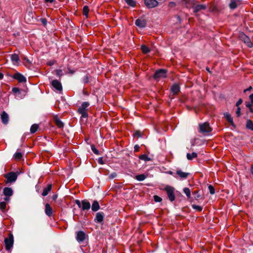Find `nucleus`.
Masks as SVG:
<instances>
[{
  "label": "nucleus",
  "instance_id": "393cba45",
  "mask_svg": "<svg viewBox=\"0 0 253 253\" xmlns=\"http://www.w3.org/2000/svg\"><path fill=\"white\" fill-rule=\"evenodd\" d=\"M186 156L188 160H192L197 157V154L195 152H193L191 154L187 153Z\"/></svg>",
  "mask_w": 253,
  "mask_h": 253
},
{
  "label": "nucleus",
  "instance_id": "3c124183",
  "mask_svg": "<svg viewBox=\"0 0 253 253\" xmlns=\"http://www.w3.org/2000/svg\"><path fill=\"white\" fill-rule=\"evenodd\" d=\"M57 198V195H54L53 196H52V199L53 200L55 201L56 200V199Z\"/></svg>",
  "mask_w": 253,
  "mask_h": 253
},
{
  "label": "nucleus",
  "instance_id": "e2e57ef3",
  "mask_svg": "<svg viewBox=\"0 0 253 253\" xmlns=\"http://www.w3.org/2000/svg\"><path fill=\"white\" fill-rule=\"evenodd\" d=\"M137 147V145L135 146V147H134V148H136V149H137V147Z\"/></svg>",
  "mask_w": 253,
  "mask_h": 253
},
{
  "label": "nucleus",
  "instance_id": "69168bd1",
  "mask_svg": "<svg viewBox=\"0 0 253 253\" xmlns=\"http://www.w3.org/2000/svg\"><path fill=\"white\" fill-rule=\"evenodd\" d=\"M27 61L29 62V61L28 60V59H27Z\"/></svg>",
  "mask_w": 253,
  "mask_h": 253
},
{
  "label": "nucleus",
  "instance_id": "ddd939ff",
  "mask_svg": "<svg viewBox=\"0 0 253 253\" xmlns=\"http://www.w3.org/2000/svg\"><path fill=\"white\" fill-rule=\"evenodd\" d=\"M1 119L2 122L4 124H7L9 121V117L8 114L4 111H3L1 115Z\"/></svg>",
  "mask_w": 253,
  "mask_h": 253
},
{
  "label": "nucleus",
  "instance_id": "4c0bfd02",
  "mask_svg": "<svg viewBox=\"0 0 253 253\" xmlns=\"http://www.w3.org/2000/svg\"><path fill=\"white\" fill-rule=\"evenodd\" d=\"M192 206L194 209L198 211H201L203 209L202 207L200 206L193 205Z\"/></svg>",
  "mask_w": 253,
  "mask_h": 253
},
{
  "label": "nucleus",
  "instance_id": "052dcab7",
  "mask_svg": "<svg viewBox=\"0 0 253 253\" xmlns=\"http://www.w3.org/2000/svg\"><path fill=\"white\" fill-rule=\"evenodd\" d=\"M169 4L170 5H175V3H174V2H171L169 3Z\"/></svg>",
  "mask_w": 253,
  "mask_h": 253
},
{
  "label": "nucleus",
  "instance_id": "f03ea898",
  "mask_svg": "<svg viewBox=\"0 0 253 253\" xmlns=\"http://www.w3.org/2000/svg\"><path fill=\"white\" fill-rule=\"evenodd\" d=\"M18 174V172H10L5 174L4 175V177L6 179L5 183H9L15 182L17 178V176Z\"/></svg>",
  "mask_w": 253,
  "mask_h": 253
},
{
  "label": "nucleus",
  "instance_id": "4be33fe9",
  "mask_svg": "<svg viewBox=\"0 0 253 253\" xmlns=\"http://www.w3.org/2000/svg\"><path fill=\"white\" fill-rule=\"evenodd\" d=\"M100 209V206L98 202L97 201H94L92 204L91 210L94 211H97Z\"/></svg>",
  "mask_w": 253,
  "mask_h": 253
},
{
  "label": "nucleus",
  "instance_id": "8fccbe9b",
  "mask_svg": "<svg viewBox=\"0 0 253 253\" xmlns=\"http://www.w3.org/2000/svg\"><path fill=\"white\" fill-rule=\"evenodd\" d=\"M54 64V61H51L48 62L47 64L49 66L53 65Z\"/></svg>",
  "mask_w": 253,
  "mask_h": 253
},
{
  "label": "nucleus",
  "instance_id": "aec40b11",
  "mask_svg": "<svg viewBox=\"0 0 253 253\" xmlns=\"http://www.w3.org/2000/svg\"><path fill=\"white\" fill-rule=\"evenodd\" d=\"M11 60L13 64L16 65L19 60V58L18 55L16 54H12L11 55Z\"/></svg>",
  "mask_w": 253,
  "mask_h": 253
},
{
  "label": "nucleus",
  "instance_id": "39448f33",
  "mask_svg": "<svg viewBox=\"0 0 253 253\" xmlns=\"http://www.w3.org/2000/svg\"><path fill=\"white\" fill-rule=\"evenodd\" d=\"M164 190L167 192L169 200L171 202L175 200L174 189L171 186H167Z\"/></svg>",
  "mask_w": 253,
  "mask_h": 253
},
{
  "label": "nucleus",
  "instance_id": "20e7f679",
  "mask_svg": "<svg viewBox=\"0 0 253 253\" xmlns=\"http://www.w3.org/2000/svg\"><path fill=\"white\" fill-rule=\"evenodd\" d=\"M5 249L6 250H10L13 245V236L12 234H9L8 237L4 239Z\"/></svg>",
  "mask_w": 253,
  "mask_h": 253
},
{
  "label": "nucleus",
  "instance_id": "72a5a7b5",
  "mask_svg": "<svg viewBox=\"0 0 253 253\" xmlns=\"http://www.w3.org/2000/svg\"><path fill=\"white\" fill-rule=\"evenodd\" d=\"M22 157V154L20 152H16L14 154V158L16 160H20Z\"/></svg>",
  "mask_w": 253,
  "mask_h": 253
},
{
  "label": "nucleus",
  "instance_id": "2eb2a0df",
  "mask_svg": "<svg viewBox=\"0 0 253 253\" xmlns=\"http://www.w3.org/2000/svg\"><path fill=\"white\" fill-rule=\"evenodd\" d=\"M176 173L181 178L183 179L186 178L189 175V173L183 172L180 170L176 171Z\"/></svg>",
  "mask_w": 253,
  "mask_h": 253
},
{
  "label": "nucleus",
  "instance_id": "4d7b16f0",
  "mask_svg": "<svg viewBox=\"0 0 253 253\" xmlns=\"http://www.w3.org/2000/svg\"><path fill=\"white\" fill-rule=\"evenodd\" d=\"M3 77V75L2 74L0 73V80L2 79Z\"/></svg>",
  "mask_w": 253,
  "mask_h": 253
},
{
  "label": "nucleus",
  "instance_id": "6ab92c4d",
  "mask_svg": "<svg viewBox=\"0 0 253 253\" xmlns=\"http://www.w3.org/2000/svg\"><path fill=\"white\" fill-rule=\"evenodd\" d=\"M224 116L225 118H226V120L231 124V125L234 126H235V125L233 123V118L231 116V115L228 113H224Z\"/></svg>",
  "mask_w": 253,
  "mask_h": 253
},
{
  "label": "nucleus",
  "instance_id": "423d86ee",
  "mask_svg": "<svg viewBox=\"0 0 253 253\" xmlns=\"http://www.w3.org/2000/svg\"><path fill=\"white\" fill-rule=\"evenodd\" d=\"M3 195L5 196L4 201L8 202L9 200V197L13 195V190L11 188L5 187L3 191Z\"/></svg>",
  "mask_w": 253,
  "mask_h": 253
},
{
  "label": "nucleus",
  "instance_id": "37998d69",
  "mask_svg": "<svg viewBox=\"0 0 253 253\" xmlns=\"http://www.w3.org/2000/svg\"><path fill=\"white\" fill-rule=\"evenodd\" d=\"M91 148L92 151H93V152L94 153H95V154H99L98 151L96 149V148L95 147V146L94 145H92L91 146Z\"/></svg>",
  "mask_w": 253,
  "mask_h": 253
},
{
  "label": "nucleus",
  "instance_id": "f704fd0d",
  "mask_svg": "<svg viewBox=\"0 0 253 253\" xmlns=\"http://www.w3.org/2000/svg\"><path fill=\"white\" fill-rule=\"evenodd\" d=\"M125 1L130 6L132 7L135 6L136 3L133 0H125Z\"/></svg>",
  "mask_w": 253,
  "mask_h": 253
},
{
  "label": "nucleus",
  "instance_id": "bf43d9fd",
  "mask_svg": "<svg viewBox=\"0 0 253 253\" xmlns=\"http://www.w3.org/2000/svg\"><path fill=\"white\" fill-rule=\"evenodd\" d=\"M115 175H116L115 173H113V174H111V176H112V178H114Z\"/></svg>",
  "mask_w": 253,
  "mask_h": 253
},
{
  "label": "nucleus",
  "instance_id": "6e6552de",
  "mask_svg": "<svg viewBox=\"0 0 253 253\" xmlns=\"http://www.w3.org/2000/svg\"><path fill=\"white\" fill-rule=\"evenodd\" d=\"M144 3L148 8L155 7L159 4V2L156 0H144Z\"/></svg>",
  "mask_w": 253,
  "mask_h": 253
},
{
  "label": "nucleus",
  "instance_id": "c9c22d12",
  "mask_svg": "<svg viewBox=\"0 0 253 253\" xmlns=\"http://www.w3.org/2000/svg\"><path fill=\"white\" fill-rule=\"evenodd\" d=\"M139 159L142 160H144L145 161H148L150 160V159L148 157V156L146 155H142L139 156Z\"/></svg>",
  "mask_w": 253,
  "mask_h": 253
},
{
  "label": "nucleus",
  "instance_id": "58836bf2",
  "mask_svg": "<svg viewBox=\"0 0 253 253\" xmlns=\"http://www.w3.org/2000/svg\"><path fill=\"white\" fill-rule=\"evenodd\" d=\"M0 208L1 210H3L6 208V203L5 202H0Z\"/></svg>",
  "mask_w": 253,
  "mask_h": 253
},
{
  "label": "nucleus",
  "instance_id": "1a4fd4ad",
  "mask_svg": "<svg viewBox=\"0 0 253 253\" xmlns=\"http://www.w3.org/2000/svg\"><path fill=\"white\" fill-rule=\"evenodd\" d=\"M51 85L57 91L62 90V86L60 82L57 80H54L51 82Z\"/></svg>",
  "mask_w": 253,
  "mask_h": 253
},
{
  "label": "nucleus",
  "instance_id": "473e14b6",
  "mask_svg": "<svg viewBox=\"0 0 253 253\" xmlns=\"http://www.w3.org/2000/svg\"><path fill=\"white\" fill-rule=\"evenodd\" d=\"M89 105V104L87 102H83L79 109L86 110V108L88 107Z\"/></svg>",
  "mask_w": 253,
  "mask_h": 253
},
{
  "label": "nucleus",
  "instance_id": "f257e3e1",
  "mask_svg": "<svg viewBox=\"0 0 253 253\" xmlns=\"http://www.w3.org/2000/svg\"><path fill=\"white\" fill-rule=\"evenodd\" d=\"M212 130L210 124L208 122H205L202 124H199V130L200 133L203 134L204 135H208Z\"/></svg>",
  "mask_w": 253,
  "mask_h": 253
},
{
  "label": "nucleus",
  "instance_id": "ea45409f",
  "mask_svg": "<svg viewBox=\"0 0 253 253\" xmlns=\"http://www.w3.org/2000/svg\"><path fill=\"white\" fill-rule=\"evenodd\" d=\"M56 75L60 77L63 75L62 73V70L61 69H58L55 71Z\"/></svg>",
  "mask_w": 253,
  "mask_h": 253
},
{
  "label": "nucleus",
  "instance_id": "7ed1b4c3",
  "mask_svg": "<svg viewBox=\"0 0 253 253\" xmlns=\"http://www.w3.org/2000/svg\"><path fill=\"white\" fill-rule=\"evenodd\" d=\"M75 203L78 206L79 208H81L83 211L88 210L90 208V204L86 200H83L82 202L79 200H76Z\"/></svg>",
  "mask_w": 253,
  "mask_h": 253
},
{
  "label": "nucleus",
  "instance_id": "0e129e2a",
  "mask_svg": "<svg viewBox=\"0 0 253 253\" xmlns=\"http://www.w3.org/2000/svg\"><path fill=\"white\" fill-rule=\"evenodd\" d=\"M137 147V145L135 146V147H134V148H136V149H137V147Z\"/></svg>",
  "mask_w": 253,
  "mask_h": 253
},
{
  "label": "nucleus",
  "instance_id": "6e6d98bb",
  "mask_svg": "<svg viewBox=\"0 0 253 253\" xmlns=\"http://www.w3.org/2000/svg\"><path fill=\"white\" fill-rule=\"evenodd\" d=\"M251 173L253 174V165H252L251 167Z\"/></svg>",
  "mask_w": 253,
  "mask_h": 253
},
{
  "label": "nucleus",
  "instance_id": "de8ad7c7",
  "mask_svg": "<svg viewBox=\"0 0 253 253\" xmlns=\"http://www.w3.org/2000/svg\"><path fill=\"white\" fill-rule=\"evenodd\" d=\"M134 136H136L137 137H141V132L140 131H137L134 133Z\"/></svg>",
  "mask_w": 253,
  "mask_h": 253
},
{
  "label": "nucleus",
  "instance_id": "f3484780",
  "mask_svg": "<svg viewBox=\"0 0 253 253\" xmlns=\"http://www.w3.org/2000/svg\"><path fill=\"white\" fill-rule=\"evenodd\" d=\"M104 218V214L102 212H98L96 213L95 221L97 222H101Z\"/></svg>",
  "mask_w": 253,
  "mask_h": 253
},
{
  "label": "nucleus",
  "instance_id": "c756f323",
  "mask_svg": "<svg viewBox=\"0 0 253 253\" xmlns=\"http://www.w3.org/2000/svg\"><path fill=\"white\" fill-rule=\"evenodd\" d=\"M183 192L186 195L188 198L191 197V191L188 188H184L183 189Z\"/></svg>",
  "mask_w": 253,
  "mask_h": 253
},
{
  "label": "nucleus",
  "instance_id": "dca6fc26",
  "mask_svg": "<svg viewBox=\"0 0 253 253\" xmlns=\"http://www.w3.org/2000/svg\"><path fill=\"white\" fill-rule=\"evenodd\" d=\"M194 12L196 13L201 10L205 9L206 8V6L203 4H198L195 5L194 7Z\"/></svg>",
  "mask_w": 253,
  "mask_h": 253
},
{
  "label": "nucleus",
  "instance_id": "7c9ffc66",
  "mask_svg": "<svg viewBox=\"0 0 253 253\" xmlns=\"http://www.w3.org/2000/svg\"><path fill=\"white\" fill-rule=\"evenodd\" d=\"M83 12V14L84 15H85L86 17H87L88 13V12H89L88 7L87 6H86V5L84 6Z\"/></svg>",
  "mask_w": 253,
  "mask_h": 253
},
{
  "label": "nucleus",
  "instance_id": "a19ab883",
  "mask_svg": "<svg viewBox=\"0 0 253 253\" xmlns=\"http://www.w3.org/2000/svg\"><path fill=\"white\" fill-rule=\"evenodd\" d=\"M154 200L156 202H160L162 201V198L157 195L154 196Z\"/></svg>",
  "mask_w": 253,
  "mask_h": 253
},
{
  "label": "nucleus",
  "instance_id": "a878e982",
  "mask_svg": "<svg viewBox=\"0 0 253 253\" xmlns=\"http://www.w3.org/2000/svg\"><path fill=\"white\" fill-rule=\"evenodd\" d=\"M246 127L247 128L253 131V123L251 120H248L247 121Z\"/></svg>",
  "mask_w": 253,
  "mask_h": 253
},
{
  "label": "nucleus",
  "instance_id": "9b49d317",
  "mask_svg": "<svg viewBox=\"0 0 253 253\" xmlns=\"http://www.w3.org/2000/svg\"><path fill=\"white\" fill-rule=\"evenodd\" d=\"M13 78L18 80L20 83H24L26 81V78L23 75L19 73H15L13 75Z\"/></svg>",
  "mask_w": 253,
  "mask_h": 253
},
{
  "label": "nucleus",
  "instance_id": "bb28decb",
  "mask_svg": "<svg viewBox=\"0 0 253 253\" xmlns=\"http://www.w3.org/2000/svg\"><path fill=\"white\" fill-rule=\"evenodd\" d=\"M39 128V126L37 124L33 125L30 128V132L32 133H35Z\"/></svg>",
  "mask_w": 253,
  "mask_h": 253
},
{
  "label": "nucleus",
  "instance_id": "f8f14e48",
  "mask_svg": "<svg viewBox=\"0 0 253 253\" xmlns=\"http://www.w3.org/2000/svg\"><path fill=\"white\" fill-rule=\"evenodd\" d=\"M77 240L79 242H82L85 239V234L83 231H79L77 233V237H76Z\"/></svg>",
  "mask_w": 253,
  "mask_h": 253
},
{
  "label": "nucleus",
  "instance_id": "864d4df0",
  "mask_svg": "<svg viewBox=\"0 0 253 253\" xmlns=\"http://www.w3.org/2000/svg\"><path fill=\"white\" fill-rule=\"evenodd\" d=\"M44 1L46 2H50V3H52L53 2V0H44Z\"/></svg>",
  "mask_w": 253,
  "mask_h": 253
},
{
  "label": "nucleus",
  "instance_id": "a211bd4d",
  "mask_svg": "<svg viewBox=\"0 0 253 253\" xmlns=\"http://www.w3.org/2000/svg\"><path fill=\"white\" fill-rule=\"evenodd\" d=\"M135 24L139 27H144L146 25V22L144 20L138 19L135 21Z\"/></svg>",
  "mask_w": 253,
  "mask_h": 253
},
{
  "label": "nucleus",
  "instance_id": "b1692460",
  "mask_svg": "<svg viewBox=\"0 0 253 253\" xmlns=\"http://www.w3.org/2000/svg\"><path fill=\"white\" fill-rule=\"evenodd\" d=\"M78 112L82 115V117L83 118H87L88 116L86 110H83L79 108Z\"/></svg>",
  "mask_w": 253,
  "mask_h": 253
},
{
  "label": "nucleus",
  "instance_id": "49530a36",
  "mask_svg": "<svg viewBox=\"0 0 253 253\" xmlns=\"http://www.w3.org/2000/svg\"><path fill=\"white\" fill-rule=\"evenodd\" d=\"M245 42H247L248 43V45L250 46V44H251V42H250V39L248 37H246V40L245 41Z\"/></svg>",
  "mask_w": 253,
  "mask_h": 253
},
{
  "label": "nucleus",
  "instance_id": "79ce46f5",
  "mask_svg": "<svg viewBox=\"0 0 253 253\" xmlns=\"http://www.w3.org/2000/svg\"><path fill=\"white\" fill-rule=\"evenodd\" d=\"M12 92L15 94H19L20 93V89L17 87H13L12 88Z\"/></svg>",
  "mask_w": 253,
  "mask_h": 253
},
{
  "label": "nucleus",
  "instance_id": "9d476101",
  "mask_svg": "<svg viewBox=\"0 0 253 253\" xmlns=\"http://www.w3.org/2000/svg\"><path fill=\"white\" fill-rule=\"evenodd\" d=\"M241 4V1L240 0H230L229 6L231 9H234Z\"/></svg>",
  "mask_w": 253,
  "mask_h": 253
},
{
  "label": "nucleus",
  "instance_id": "c03bdc74",
  "mask_svg": "<svg viewBox=\"0 0 253 253\" xmlns=\"http://www.w3.org/2000/svg\"><path fill=\"white\" fill-rule=\"evenodd\" d=\"M253 105V102H252V101H251V102H246V107L249 108H251Z\"/></svg>",
  "mask_w": 253,
  "mask_h": 253
},
{
  "label": "nucleus",
  "instance_id": "4468645a",
  "mask_svg": "<svg viewBox=\"0 0 253 253\" xmlns=\"http://www.w3.org/2000/svg\"><path fill=\"white\" fill-rule=\"evenodd\" d=\"M45 212L47 215L50 216L52 213V209L48 204H46L45 206Z\"/></svg>",
  "mask_w": 253,
  "mask_h": 253
},
{
  "label": "nucleus",
  "instance_id": "e433bc0d",
  "mask_svg": "<svg viewBox=\"0 0 253 253\" xmlns=\"http://www.w3.org/2000/svg\"><path fill=\"white\" fill-rule=\"evenodd\" d=\"M208 188H209V191H210V193L211 194H214L215 193V190H214V187L211 185H210L209 186H208Z\"/></svg>",
  "mask_w": 253,
  "mask_h": 253
},
{
  "label": "nucleus",
  "instance_id": "09e8293b",
  "mask_svg": "<svg viewBox=\"0 0 253 253\" xmlns=\"http://www.w3.org/2000/svg\"><path fill=\"white\" fill-rule=\"evenodd\" d=\"M242 103V100L241 99H240L236 103V106H239L240 104H241Z\"/></svg>",
  "mask_w": 253,
  "mask_h": 253
},
{
  "label": "nucleus",
  "instance_id": "680f3d73",
  "mask_svg": "<svg viewBox=\"0 0 253 253\" xmlns=\"http://www.w3.org/2000/svg\"><path fill=\"white\" fill-rule=\"evenodd\" d=\"M249 109H250L251 112H253V109L252 108V107H251V108H249Z\"/></svg>",
  "mask_w": 253,
  "mask_h": 253
},
{
  "label": "nucleus",
  "instance_id": "2f4dec72",
  "mask_svg": "<svg viewBox=\"0 0 253 253\" xmlns=\"http://www.w3.org/2000/svg\"><path fill=\"white\" fill-rule=\"evenodd\" d=\"M141 50L144 53H147L150 52V49L145 45L141 46Z\"/></svg>",
  "mask_w": 253,
  "mask_h": 253
},
{
  "label": "nucleus",
  "instance_id": "412c9836",
  "mask_svg": "<svg viewBox=\"0 0 253 253\" xmlns=\"http://www.w3.org/2000/svg\"><path fill=\"white\" fill-rule=\"evenodd\" d=\"M51 184H48L46 187L43 189L42 193V195L43 196H46L48 194L49 192L51 190Z\"/></svg>",
  "mask_w": 253,
  "mask_h": 253
},
{
  "label": "nucleus",
  "instance_id": "a18cd8bd",
  "mask_svg": "<svg viewBox=\"0 0 253 253\" xmlns=\"http://www.w3.org/2000/svg\"><path fill=\"white\" fill-rule=\"evenodd\" d=\"M236 113L237 115V117H239L241 115V109L240 107H238Z\"/></svg>",
  "mask_w": 253,
  "mask_h": 253
},
{
  "label": "nucleus",
  "instance_id": "0eeeda50",
  "mask_svg": "<svg viewBox=\"0 0 253 253\" xmlns=\"http://www.w3.org/2000/svg\"><path fill=\"white\" fill-rule=\"evenodd\" d=\"M167 71L164 69H160L157 71L154 75L155 79L158 80L162 78H165L166 77Z\"/></svg>",
  "mask_w": 253,
  "mask_h": 253
},
{
  "label": "nucleus",
  "instance_id": "603ef678",
  "mask_svg": "<svg viewBox=\"0 0 253 253\" xmlns=\"http://www.w3.org/2000/svg\"><path fill=\"white\" fill-rule=\"evenodd\" d=\"M250 99H251V101L253 102V93H252V94H251L250 95Z\"/></svg>",
  "mask_w": 253,
  "mask_h": 253
},
{
  "label": "nucleus",
  "instance_id": "c85d7f7f",
  "mask_svg": "<svg viewBox=\"0 0 253 253\" xmlns=\"http://www.w3.org/2000/svg\"><path fill=\"white\" fill-rule=\"evenodd\" d=\"M55 121L56 125L59 128L63 127L64 124L60 120H59L58 119H56Z\"/></svg>",
  "mask_w": 253,
  "mask_h": 253
},
{
  "label": "nucleus",
  "instance_id": "5fc2aeb1",
  "mask_svg": "<svg viewBox=\"0 0 253 253\" xmlns=\"http://www.w3.org/2000/svg\"><path fill=\"white\" fill-rule=\"evenodd\" d=\"M252 89V87L251 86H250L248 88L246 89H245L244 90V92H246L247 91H249L251 89Z\"/></svg>",
  "mask_w": 253,
  "mask_h": 253
},
{
  "label": "nucleus",
  "instance_id": "5701e85b",
  "mask_svg": "<svg viewBox=\"0 0 253 253\" xmlns=\"http://www.w3.org/2000/svg\"><path fill=\"white\" fill-rule=\"evenodd\" d=\"M179 86L177 84H174L171 88V90L174 94H177L179 92Z\"/></svg>",
  "mask_w": 253,
  "mask_h": 253
},
{
  "label": "nucleus",
  "instance_id": "13d9d810",
  "mask_svg": "<svg viewBox=\"0 0 253 253\" xmlns=\"http://www.w3.org/2000/svg\"><path fill=\"white\" fill-rule=\"evenodd\" d=\"M42 22L44 24H45L46 23V20L44 19H42Z\"/></svg>",
  "mask_w": 253,
  "mask_h": 253
},
{
  "label": "nucleus",
  "instance_id": "cd10ccee",
  "mask_svg": "<svg viewBox=\"0 0 253 253\" xmlns=\"http://www.w3.org/2000/svg\"><path fill=\"white\" fill-rule=\"evenodd\" d=\"M146 178V175L143 174L137 175L135 176L136 179L140 181L144 180Z\"/></svg>",
  "mask_w": 253,
  "mask_h": 253
}]
</instances>
